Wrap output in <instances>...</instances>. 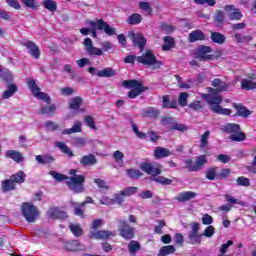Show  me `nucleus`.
Instances as JSON below:
<instances>
[{"label":"nucleus","instance_id":"f257e3e1","mask_svg":"<svg viewBox=\"0 0 256 256\" xmlns=\"http://www.w3.org/2000/svg\"><path fill=\"white\" fill-rule=\"evenodd\" d=\"M51 175L56 181H66V185L73 193H85V175L77 174V169H70V177L65 176L57 171H50Z\"/></svg>","mask_w":256,"mask_h":256},{"label":"nucleus","instance_id":"f03ea898","mask_svg":"<svg viewBox=\"0 0 256 256\" xmlns=\"http://www.w3.org/2000/svg\"><path fill=\"white\" fill-rule=\"evenodd\" d=\"M137 63L142 65H147L148 67H154V69H161L163 62L157 60V56L151 50H147L145 53H142L141 56H137Z\"/></svg>","mask_w":256,"mask_h":256},{"label":"nucleus","instance_id":"7ed1b4c3","mask_svg":"<svg viewBox=\"0 0 256 256\" xmlns=\"http://www.w3.org/2000/svg\"><path fill=\"white\" fill-rule=\"evenodd\" d=\"M21 213L28 223H35V221L38 220L39 215H41L37 206L28 202L22 204Z\"/></svg>","mask_w":256,"mask_h":256},{"label":"nucleus","instance_id":"20e7f679","mask_svg":"<svg viewBox=\"0 0 256 256\" xmlns=\"http://www.w3.org/2000/svg\"><path fill=\"white\" fill-rule=\"evenodd\" d=\"M27 85L34 97H37V99H41V101H44V103H48V105H51V97L49 96V94L41 92V88L37 86V82H35V79L29 78L27 81Z\"/></svg>","mask_w":256,"mask_h":256},{"label":"nucleus","instance_id":"39448f33","mask_svg":"<svg viewBox=\"0 0 256 256\" xmlns=\"http://www.w3.org/2000/svg\"><path fill=\"white\" fill-rule=\"evenodd\" d=\"M200 229L201 225L199 222L191 223V231L188 234V243L190 245H201L203 234H199Z\"/></svg>","mask_w":256,"mask_h":256},{"label":"nucleus","instance_id":"423d86ee","mask_svg":"<svg viewBox=\"0 0 256 256\" xmlns=\"http://www.w3.org/2000/svg\"><path fill=\"white\" fill-rule=\"evenodd\" d=\"M185 167L190 172H197L203 169V166L207 163V157L205 155H201L196 157L195 161L188 159L185 160Z\"/></svg>","mask_w":256,"mask_h":256},{"label":"nucleus","instance_id":"0eeeda50","mask_svg":"<svg viewBox=\"0 0 256 256\" xmlns=\"http://www.w3.org/2000/svg\"><path fill=\"white\" fill-rule=\"evenodd\" d=\"M119 235L126 241H131L133 237H135V228L129 226L127 221L119 220V227H118Z\"/></svg>","mask_w":256,"mask_h":256},{"label":"nucleus","instance_id":"6e6552de","mask_svg":"<svg viewBox=\"0 0 256 256\" xmlns=\"http://www.w3.org/2000/svg\"><path fill=\"white\" fill-rule=\"evenodd\" d=\"M128 37L135 47H139L140 53H143V49H145V45H147V39L143 37V34L130 31Z\"/></svg>","mask_w":256,"mask_h":256},{"label":"nucleus","instance_id":"1a4fd4ad","mask_svg":"<svg viewBox=\"0 0 256 256\" xmlns=\"http://www.w3.org/2000/svg\"><path fill=\"white\" fill-rule=\"evenodd\" d=\"M213 49L209 46L201 45L196 51V59L199 61H213V55L209 54Z\"/></svg>","mask_w":256,"mask_h":256},{"label":"nucleus","instance_id":"9d476101","mask_svg":"<svg viewBox=\"0 0 256 256\" xmlns=\"http://www.w3.org/2000/svg\"><path fill=\"white\" fill-rule=\"evenodd\" d=\"M21 45L23 47H26L29 55H31V57H33L34 59H39L41 57V50H39V46H37L35 42L26 41V42H22Z\"/></svg>","mask_w":256,"mask_h":256},{"label":"nucleus","instance_id":"9b49d317","mask_svg":"<svg viewBox=\"0 0 256 256\" xmlns=\"http://www.w3.org/2000/svg\"><path fill=\"white\" fill-rule=\"evenodd\" d=\"M224 11L228 13V18L230 21H239L243 17L241 11H239V9L235 8L233 5H226L224 7Z\"/></svg>","mask_w":256,"mask_h":256},{"label":"nucleus","instance_id":"f8f14e48","mask_svg":"<svg viewBox=\"0 0 256 256\" xmlns=\"http://www.w3.org/2000/svg\"><path fill=\"white\" fill-rule=\"evenodd\" d=\"M89 237L90 239L107 240L110 237H115V233L107 230H96V231H91L89 234Z\"/></svg>","mask_w":256,"mask_h":256},{"label":"nucleus","instance_id":"ddd939ff","mask_svg":"<svg viewBox=\"0 0 256 256\" xmlns=\"http://www.w3.org/2000/svg\"><path fill=\"white\" fill-rule=\"evenodd\" d=\"M83 45L86 47V51L89 53V55H103V50L93 46V40H91V38L84 39Z\"/></svg>","mask_w":256,"mask_h":256},{"label":"nucleus","instance_id":"4468645a","mask_svg":"<svg viewBox=\"0 0 256 256\" xmlns=\"http://www.w3.org/2000/svg\"><path fill=\"white\" fill-rule=\"evenodd\" d=\"M140 169L144 173H147V175H152V177H157V175H161L160 168L153 167V164L151 163L143 162L140 165Z\"/></svg>","mask_w":256,"mask_h":256},{"label":"nucleus","instance_id":"2eb2a0df","mask_svg":"<svg viewBox=\"0 0 256 256\" xmlns=\"http://www.w3.org/2000/svg\"><path fill=\"white\" fill-rule=\"evenodd\" d=\"M195 197H197V193L193 192V191H184V192H180L175 200L178 203H187L193 199H195Z\"/></svg>","mask_w":256,"mask_h":256},{"label":"nucleus","instance_id":"dca6fc26","mask_svg":"<svg viewBox=\"0 0 256 256\" xmlns=\"http://www.w3.org/2000/svg\"><path fill=\"white\" fill-rule=\"evenodd\" d=\"M189 43H196V41H207V35L201 30H194L188 35Z\"/></svg>","mask_w":256,"mask_h":256},{"label":"nucleus","instance_id":"f3484780","mask_svg":"<svg viewBox=\"0 0 256 256\" xmlns=\"http://www.w3.org/2000/svg\"><path fill=\"white\" fill-rule=\"evenodd\" d=\"M5 157H7V159H12L13 161H15V163H23L25 161L23 153L16 150L6 151Z\"/></svg>","mask_w":256,"mask_h":256},{"label":"nucleus","instance_id":"a211bd4d","mask_svg":"<svg viewBox=\"0 0 256 256\" xmlns=\"http://www.w3.org/2000/svg\"><path fill=\"white\" fill-rule=\"evenodd\" d=\"M48 216L52 219H60L61 221H65L67 219V212L59 209V208H51L48 210Z\"/></svg>","mask_w":256,"mask_h":256},{"label":"nucleus","instance_id":"6ab92c4d","mask_svg":"<svg viewBox=\"0 0 256 256\" xmlns=\"http://www.w3.org/2000/svg\"><path fill=\"white\" fill-rule=\"evenodd\" d=\"M251 79H255V75L242 79L241 89H244L245 91H253V89H256V82Z\"/></svg>","mask_w":256,"mask_h":256},{"label":"nucleus","instance_id":"aec40b11","mask_svg":"<svg viewBox=\"0 0 256 256\" xmlns=\"http://www.w3.org/2000/svg\"><path fill=\"white\" fill-rule=\"evenodd\" d=\"M96 164L97 157L93 154L82 156V158L80 159V165H82V167H91Z\"/></svg>","mask_w":256,"mask_h":256},{"label":"nucleus","instance_id":"412c9836","mask_svg":"<svg viewBox=\"0 0 256 256\" xmlns=\"http://www.w3.org/2000/svg\"><path fill=\"white\" fill-rule=\"evenodd\" d=\"M171 150L163 147H156L154 150L155 159H165V157H171Z\"/></svg>","mask_w":256,"mask_h":256},{"label":"nucleus","instance_id":"4be33fe9","mask_svg":"<svg viewBox=\"0 0 256 256\" xmlns=\"http://www.w3.org/2000/svg\"><path fill=\"white\" fill-rule=\"evenodd\" d=\"M1 189L3 193H9V191H15V189H17V185L11 178H9L2 181Z\"/></svg>","mask_w":256,"mask_h":256},{"label":"nucleus","instance_id":"5701e85b","mask_svg":"<svg viewBox=\"0 0 256 256\" xmlns=\"http://www.w3.org/2000/svg\"><path fill=\"white\" fill-rule=\"evenodd\" d=\"M233 107L237 110L234 117H249L251 115V111L243 106V104H233Z\"/></svg>","mask_w":256,"mask_h":256},{"label":"nucleus","instance_id":"b1692460","mask_svg":"<svg viewBox=\"0 0 256 256\" xmlns=\"http://www.w3.org/2000/svg\"><path fill=\"white\" fill-rule=\"evenodd\" d=\"M17 91H19V88L16 84H8L7 90L2 94V99H11V97H13Z\"/></svg>","mask_w":256,"mask_h":256},{"label":"nucleus","instance_id":"393cba45","mask_svg":"<svg viewBox=\"0 0 256 256\" xmlns=\"http://www.w3.org/2000/svg\"><path fill=\"white\" fill-rule=\"evenodd\" d=\"M57 112V105L50 104L49 106L41 105L40 114L41 115H55Z\"/></svg>","mask_w":256,"mask_h":256},{"label":"nucleus","instance_id":"a878e982","mask_svg":"<svg viewBox=\"0 0 256 256\" xmlns=\"http://www.w3.org/2000/svg\"><path fill=\"white\" fill-rule=\"evenodd\" d=\"M163 109H177V100H169V95L162 97Z\"/></svg>","mask_w":256,"mask_h":256},{"label":"nucleus","instance_id":"bb28decb","mask_svg":"<svg viewBox=\"0 0 256 256\" xmlns=\"http://www.w3.org/2000/svg\"><path fill=\"white\" fill-rule=\"evenodd\" d=\"M87 25H89V27H91V29L94 31H103V27L105 26V20L104 19H99L96 21L90 20L87 22Z\"/></svg>","mask_w":256,"mask_h":256},{"label":"nucleus","instance_id":"cd10ccee","mask_svg":"<svg viewBox=\"0 0 256 256\" xmlns=\"http://www.w3.org/2000/svg\"><path fill=\"white\" fill-rule=\"evenodd\" d=\"M36 161L39 165H49L55 161V157L51 155H37Z\"/></svg>","mask_w":256,"mask_h":256},{"label":"nucleus","instance_id":"c85d7f7f","mask_svg":"<svg viewBox=\"0 0 256 256\" xmlns=\"http://www.w3.org/2000/svg\"><path fill=\"white\" fill-rule=\"evenodd\" d=\"M234 39L236 43H245L246 45H248V43H251V41H253V36L244 35L242 33H235Z\"/></svg>","mask_w":256,"mask_h":256},{"label":"nucleus","instance_id":"c756f323","mask_svg":"<svg viewBox=\"0 0 256 256\" xmlns=\"http://www.w3.org/2000/svg\"><path fill=\"white\" fill-rule=\"evenodd\" d=\"M147 87L145 86H138L136 88H132L129 92H128V97L129 99H135L136 97H139V95H141V93H145V91H147Z\"/></svg>","mask_w":256,"mask_h":256},{"label":"nucleus","instance_id":"7c9ffc66","mask_svg":"<svg viewBox=\"0 0 256 256\" xmlns=\"http://www.w3.org/2000/svg\"><path fill=\"white\" fill-rule=\"evenodd\" d=\"M141 21H143V16L139 13H133L126 19L128 25H139Z\"/></svg>","mask_w":256,"mask_h":256},{"label":"nucleus","instance_id":"2f4dec72","mask_svg":"<svg viewBox=\"0 0 256 256\" xmlns=\"http://www.w3.org/2000/svg\"><path fill=\"white\" fill-rule=\"evenodd\" d=\"M175 78L180 89H191L193 87V80L188 79L185 83L183 82V78H181V76L175 75Z\"/></svg>","mask_w":256,"mask_h":256},{"label":"nucleus","instance_id":"473e14b6","mask_svg":"<svg viewBox=\"0 0 256 256\" xmlns=\"http://www.w3.org/2000/svg\"><path fill=\"white\" fill-rule=\"evenodd\" d=\"M210 39L211 41H213V43L223 45V43H225L226 37L224 34H221L220 32H212L210 35Z\"/></svg>","mask_w":256,"mask_h":256},{"label":"nucleus","instance_id":"72a5a7b5","mask_svg":"<svg viewBox=\"0 0 256 256\" xmlns=\"http://www.w3.org/2000/svg\"><path fill=\"white\" fill-rule=\"evenodd\" d=\"M27 175L25 174V172L23 171H19L16 174H13L10 176V179L15 183H18L19 185H21V183H25V179H26Z\"/></svg>","mask_w":256,"mask_h":256},{"label":"nucleus","instance_id":"f704fd0d","mask_svg":"<svg viewBox=\"0 0 256 256\" xmlns=\"http://www.w3.org/2000/svg\"><path fill=\"white\" fill-rule=\"evenodd\" d=\"M224 133H228L229 135H233L234 133H237V131H241V126L239 124H226L223 128Z\"/></svg>","mask_w":256,"mask_h":256},{"label":"nucleus","instance_id":"c9c22d12","mask_svg":"<svg viewBox=\"0 0 256 256\" xmlns=\"http://www.w3.org/2000/svg\"><path fill=\"white\" fill-rule=\"evenodd\" d=\"M204 107H205V103L199 100H194L188 104V109H191V111H196V112L203 111Z\"/></svg>","mask_w":256,"mask_h":256},{"label":"nucleus","instance_id":"e433bc0d","mask_svg":"<svg viewBox=\"0 0 256 256\" xmlns=\"http://www.w3.org/2000/svg\"><path fill=\"white\" fill-rule=\"evenodd\" d=\"M165 45L162 46L163 51H170L175 47V39L171 36H165L163 38Z\"/></svg>","mask_w":256,"mask_h":256},{"label":"nucleus","instance_id":"4c0bfd02","mask_svg":"<svg viewBox=\"0 0 256 256\" xmlns=\"http://www.w3.org/2000/svg\"><path fill=\"white\" fill-rule=\"evenodd\" d=\"M208 105L211 107H221V103H223V97L216 95V96H210L207 100Z\"/></svg>","mask_w":256,"mask_h":256},{"label":"nucleus","instance_id":"58836bf2","mask_svg":"<svg viewBox=\"0 0 256 256\" xmlns=\"http://www.w3.org/2000/svg\"><path fill=\"white\" fill-rule=\"evenodd\" d=\"M81 105H83V98L76 96L70 100L69 108L73 111H77Z\"/></svg>","mask_w":256,"mask_h":256},{"label":"nucleus","instance_id":"ea45409f","mask_svg":"<svg viewBox=\"0 0 256 256\" xmlns=\"http://www.w3.org/2000/svg\"><path fill=\"white\" fill-rule=\"evenodd\" d=\"M81 122H75L72 128L65 129L62 131V135H71L73 133H81Z\"/></svg>","mask_w":256,"mask_h":256},{"label":"nucleus","instance_id":"a19ab883","mask_svg":"<svg viewBox=\"0 0 256 256\" xmlns=\"http://www.w3.org/2000/svg\"><path fill=\"white\" fill-rule=\"evenodd\" d=\"M55 146L60 149L64 155H68V157H73V151L69 149V146L65 144V142H56Z\"/></svg>","mask_w":256,"mask_h":256},{"label":"nucleus","instance_id":"79ce46f5","mask_svg":"<svg viewBox=\"0 0 256 256\" xmlns=\"http://www.w3.org/2000/svg\"><path fill=\"white\" fill-rule=\"evenodd\" d=\"M67 251H83V245H81L77 240L68 242L66 244Z\"/></svg>","mask_w":256,"mask_h":256},{"label":"nucleus","instance_id":"37998d69","mask_svg":"<svg viewBox=\"0 0 256 256\" xmlns=\"http://www.w3.org/2000/svg\"><path fill=\"white\" fill-rule=\"evenodd\" d=\"M140 249H141V244L139 242L131 240L128 243V251L130 255H135V253H137V251H139Z\"/></svg>","mask_w":256,"mask_h":256},{"label":"nucleus","instance_id":"c03bdc74","mask_svg":"<svg viewBox=\"0 0 256 256\" xmlns=\"http://www.w3.org/2000/svg\"><path fill=\"white\" fill-rule=\"evenodd\" d=\"M69 229L74 237H81V235H83V228H81V225L79 224L70 223Z\"/></svg>","mask_w":256,"mask_h":256},{"label":"nucleus","instance_id":"a18cd8bd","mask_svg":"<svg viewBox=\"0 0 256 256\" xmlns=\"http://www.w3.org/2000/svg\"><path fill=\"white\" fill-rule=\"evenodd\" d=\"M189 99V93L187 92H181L178 94V104L180 107H187L189 104L188 103Z\"/></svg>","mask_w":256,"mask_h":256},{"label":"nucleus","instance_id":"49530a36","mask_svg":"<svg viewBox=\"0 0 256 256\" xmlns=\"http://www.w3.org/2000/svg\"><path fill=\"white\" fill-rule=\"evenodd\" d=\"M122 85L123 87H126V89H135L137 87H143V84L137 80H126L123 82Z\"/></svg>","mask_w":256,"mask_h":256},{"label":"nucleus","instance_id":"de8ad7c7","mask_svg":"<svg viewBox=\"0 0 256 256\" xmlns=\"http://www.w3.org/2000/svg\"><path fill=\"white\" fill-rule=\"evenodd\" d=\"M224 197L229 205H241V207H245L247 205V203L235 199L231 194H225Z\"/></svg>","mask_w":256,"mask_h":256},{"label":"nucleus","instance_id":"09e8293b","mask_svg":"<svg viewBox=\"0 0 256 256\" xmlns=\"http://www.w3.org/2000/svg\"><path fill=\"white\" fill-rule=\"evenodd\" d=\"M175 253V246L168 245L160 248L158 256H167Z\"/></svg>","mask_w":256,"mask_h":256},{"label":"nucleus","instance_id":"8fccbe9b","mask_svg":"<svg viewBox=\"0 0 256 256\" xmlns=\"http://www.w3.org/2000/svg\"><path fill=\"white\" fill-rule=\"evenodd\" d=\"M117 72L113 68H104L103 70H98V77H115Z\"/></svg>","mask_w":256,"mask_h":256},{"label":"nucleus","instance_id":"3c124183","mask_svg":"<svg viewBox=\"0 0 256 256\" xmlns=\"http://www.w3.org/2000/svg\"><path fill=\"white\" fill-rule=\"evenodd\" d=\"M113 159L117 163V165H119V167H123L124 165L123 159H125V155L123 154V152L116 150L113 153Z\"/></svg>","mask_w":256,"mask_h":256},{"label":"nucleus","instance_id":"603ef678","mask_svg":"<svg viewBox=\"0 0 256 256\" xmlns=\"http://www.w3.org/2000/svg\"><path fill=\"white\" fill-rule=\"evenodd\" d=\"M138 6L141 11H144L145 15H153V8L149 2H139Z\"/></svg>","mask_w":256,"mask_h":256},{"label":"nucleus","instance_id":"864d4df0","mask_svg":"<svg viewBox=\"0 0 256 256\" xmlns=\"http://www.w3.org/2000/svg\"><path fill=\"white\" fill-rule=\"evenodd\" d=\"M71 207L74 209V215H77L78 217H85V212L82 210L81 204L75 203V202H70Z\"/></svg>","mask_w":256,"mask_h":256},{"label":"nucleus","instance_id":"5fc2aeb1","mask_svg":"<svg viewBox=\"0 0 256 256\" xmlns=\"http://www.w3.org/2000/svg\"><path fill=\"white\" fill-rule=\"evenodd\" d=\"M229 139L230 141L241 142V141H245L246 136H245V133L241 132V130H238L234 134H231L229 136Z\"/></svg>","mask_w":256,"mask_h":256},{"label":"nucleus","instance_id":"6e6d98bb","mask_svg":"<svg viewBox=\"0 0 256 256\" xmlns=\"http://www.w3.org/2000/svg\"><path fill=\"white\" fill-rule=\"evenodd\" d=\"M210 109L213 113H217L218 115H231V109L223 108L221 106H211Z\"/></svg>","mask_w":256,"mask_h":256},{"label":"nucleus","instance_id":"4d7b16f0","mask_svg":"<svg viewBox=\"0 0 256 256\" xmlns=\"http://www.w3.org/2000/svg\"><path fill=\"white\" fill-rule=\"evenodd\" d=\"M0 77L6 83H11V81H13V74H11V71L5 68L0 72Z\"/></svg>","mask_w":256,"mask_h":256},{"label":"nucleus","instance_id":"13d9d810","mask_svg":"<svg viewBox=\"0 0 256 256\" xmlns=\"http://www.w3.org/2000/svg\"><path fill=\"white\" fill-rule=\"evenodd\" d=\"M43 6L45 7V9L51 11L52 13H54V11H57V2H55L54 0H44Z\"/></svg>","mask_w":256,"mask_h":256},{"label":"nucleus","instance_id":"bf43d9fd","mask_svg":"<svg viewBox=\"0 0 256 256\" xmlns=\"http://www.w3.org/2000/svg\"><path fill=\"white\" fill-rule=\"evenodd\" d=\"M127 175L130 177V179L137 180L140 177H143V172L137 169L130 168L127 170Z\"/></svg>","mask_w":256,"mask_h":256},{"label":"nucleus","instance_id":"052dcab7","mask_svg":"<svg viewBox=\"0 0 256 256\" xmlns=\"http://www.w3.org/2000/svg\"><path fill=\"white\" fill-rule=\"evenodd\" d=\"M217 177H218L217 167L209 168L206 171V179H208L209 181H215V179H217Z\"/></svg>","mask_w":256,"mask_h":256},{"label":"nucleus","instance_id":"680f3d73","mask_svg":"<svg viewBox=\"0 0 256 256\" xmlns=\"http://www.w3.org/2000/svg\"><path fill=\"white\" fill-rule=\"evenodd\" d=\"M209 135L210 132L206 131L200 139V149H207V146L209 145Z\"/></svg>","mask_w":256,"mask_h":256},{"label":"nucleus","instance_id":"e2e57ef3","mask_svg":"<svg viewBox=\"0 0 256 256\" xmlns=\"http://www.w3.org/2000/svg\"><path fill=\"white\" fill-rule=\"evenodd\" d=\"M121 191H122V195H124L125 197H131V195H135V193L139 191V188L135 186H131V187H126Z\"/></svg>","mask_w":256,"mask_h":256},{"label":"nucleus","instance_id":"0e129e2a","mask_svg":"<svg viewBox=\"0 0 256 256\" xmlns=\"http://www.w3.org/2000/svg\"><path fill=\"white\" fill-rule=\"evenodd\" d=\"M161 122H162V124L164 125V127H167V129H169L170 131H172L173 125H175V123H176L177 121H175L174 118L166 117V118H162Z\"/></svg>","mask_w":256,"mask_h":256},{"label":"nucleus","instance_id":"69168bd1","mask_svg":"<svg viewBox=\"0 0 256 256\" xmlns=\"http://www.w3.org/2000/svg\"><path fill=\"white\" fill-rule=\"evenodd\" d=\"M102 31H104L106 33V35H109L110 37L113 35H117V30L115 28L111 27V25H109L107 22H104Z\"/></svg>","mask_w":256,"mask_h":256},{"label":"nucleus","instance_id":"338daca9","mask_svg":"<svg viewBox=\"0 0 256 256\" xmlns=\"http://www.w3.org/2000/svg\"><path fill=\"white\" fill-rule=\"evenodd\" d=\"M152 181H155V183H160V185H171V183H173V180L163 176L154 177L152 178Z\"/></svg>","mask_w":256,"mask_h":256},{"label":"nucleus","instance_id":"774afa93","mask_svg":"<svg viewBox=\"0 0 256 256\" xmlns=\"http://www.w3.org/2000/svg\"><path fill=\"white\" fill-rule=\"evenodd\" d=\"M159 110L150 107L147 110L144 111L145 117H159Z\"/></svg>","mask_w":256,"mask_h":256}]
</instances>
